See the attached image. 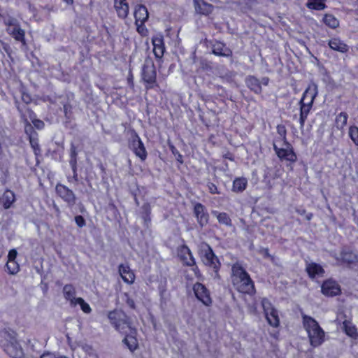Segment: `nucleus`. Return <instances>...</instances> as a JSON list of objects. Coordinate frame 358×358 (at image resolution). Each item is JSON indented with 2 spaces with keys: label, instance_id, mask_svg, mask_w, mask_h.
Wrapping results in <instances>:
<instances>
[{
  "label": "nucleus",
  "instance_id": "f257e3e1",
  "mask_svg": "<svg viewBox=\"0 0 358 358\" xmlns=\"http://www.w3.org/2000/svg\"><path fill=\"white\" fill-rule=\"evenodd\" d=\"M108 319L118 331L125 334L123 342L129 350L135 351L138 347L136 330L131 326L125 313L121 310H113L108 313Z\"/></svg>",
  "mask_w": 358,
  "mask_h": 358
},
{
  "label": "nucleus",
  "instance_id": "f03ea898",
  "mask_svg": "<svg viewBox=\"0 0 358 358\" xmlns=\"http://www.w3.org/2000/svg\"><path fill=\"white\" fill-rule=\"evenodd\" d=\"M0 346L10 357L21 358L24 355V349L14 332L1 331Z\"/></svg>",
  "mask_w": 358,
  "mask_h": 358
},
{
  "label": "nucleus",
  "instance_id": "7ed1b4c3",
  "mask_svg": "<svg viewBox=\"0 0 358 358\" xmlns=\"http://www.w3.org/2000/svg\"><path fill=\"white\" fill-rule=\"evenodd\" d=\"M232 282L235 288L240 292L252 294L254 292V285L244 269L238 264L232 267Z\"/></svg>",
  "mask_w": 358,
  "mask_h": 358
},
{
  "label": "nucleus",
  "instance_id": "20e7f679",
  "mask_svg": "<svg viewBox=\"0 0 358 358\" xmlns=\"http://www.w3.org/2000/svg\"><path fill=\"white\" fill-rule=\"evenodd\" d=\"M303 327L308 334L310 344L313 348L321 345L324 341V331L316 320L309 316L303 317Z\"/></svg>",
  "mask_w": 358,
  "mask_h": 358
},
{
  "label": "nucleus",
  "instance_id": "39448f33",
  "mask_svg": "<svg viewBox=\"0 0 358 358\" xmlns=\"http://www.w3.org/2000/svg\"><path fill=\"white\" fill-rule=\"evenodd\" d=\"M198 252L202 262L211 269L217 276L220 267V262L211 248L208 244L201 243L199 245Z\"/></svg>",
  "mask_w": 358,
  "mask_h": 358
},
{
  "label": "nucleus",
  "instance_id": "423d86ee",
  "mask_svg": "<svg viewBox=\"0 0 358 358\" xmlns=\"http://www.w3.org/2000/svg\"><path fill=\"white\" fill-rule=\"evenodd\" d=\"M274 150L277 156L282 161H285L291 164L294 163L297 159V156L294 152L292 146L287 142H284L282 145L279 146L275 143Z\"/></svg>",
  "mask_w": 358,
  "mask_h": 358
},
{
  "label": "nucleus",
  "instance_id": "0eeeda50",
  "mask_svg": "<svg viewBox=\"0 0 358 358\" xmlns=\"http://www.w3.org/2000/svg\"><path fill=\"white\" fill-rule=\"evenodd\" d=\"M261 305L268 323L273 327H278L280 324L278 313L271 301L266 298H263L261 301Z\"/></svg>",
  "mask_w": 358,
  "mask_h": 358
},
{
  "label": "nucleus",
  "instance_id": "6e6552de",
  "mask_svg": "<svg viewBox=\"0 0 358 358\" xmlns=\"http://www.w3.org/2000/svg\"><path fill=\"white\" fill-rule=\"evenodd\" d=\"M3 22L6 26L7 32L16 41L24 44V31L20 28L17 20L8 16L3 19Z\"/></svg>",
  "mask_w": 358,
  "mask_h": 358
},
{
  "label": "nucleus",
  "instance_id": "1a4fd4ad",
  "mask_svg": "<svg viewBox=\"0 0 358 358\" xmlns=\"http://www.w3.org/2000/svg\"><path fill=\"white\" fill-rule=\"evenodd\" d=\"M177 254L184 264L192 266V271H194V275L197 278H199L201 275L199 271L197 266H195V259L188 247L184 245L178 247Z\"/></svg>",
  "mask_w": 358,
  "mask_h": 358
},
{
  "label": "nucleus",
  "instance_id": "9d476101",
  "mask_svg": "<svg viewBox=\"0 0 358 358\" xmlns=\"http://www.w3.org/2000/svg\"><path fill=\"white\" fill-rule=\"evenodd\" d=\"M157 73L155 67L152 63H147L143 69V79L146 84L147 88H153L157 86Z\"/></svg>",
  "mask_w": 358,
  "mask_h": 358
},
{
  "label": "nucleus",
  "instance_id": "9b49d317",
  "mask_svg": "<svg viewBox=\"0 0 358 358\" xmlns=\"http://www.w3.org/2000/svg\"><path fill=\"white\" fill-rule=\"evenodd\" d=\"M321 292L326 296H334L341 294V289L336 281L328 279L322 284Z\"/></svg>",
  "mask_w": 358,
  "mask_h": 358
},
{
  "label": "nucleus",
  "instance_id": "f8f14e48",
  "mask_svg": "<svg viewBox=\"0 0 358 358\" xmlns=\"http://www.w3.org/2000/svg\"><path fill=\"white\" fill-rule=\"evenodd\" d=\"M194 292L196 298L204 305L209 306L211 304V298L208 289L201 283H196L193 287Z\"/></svg>",
  "mask_w": 358,
  "mask_h": 358
},
{
  "label": "nucleus",
  "instance_id": "ddd939ff",
  "mask_svg": "<svg viewBox=\"0 0 358 358\" xmlns=\"http://www.w3.org/2000/svg\"><path fill=\"white\" fill-rule=\"evenodd\" d=\"M27 115L23 114L22 117L24 120V122L26 123L25 125V131L27 134H29L31 131V122L34 124V126L41 129L43 127L44 123L43 121L38 120L36 118V115L34 113H33L31 111L27 110Z\"/></svg>",
  "mask_w": 358,
  "mask_h": 358
},
{
  "label": "nucleus",
  "instance_id": "4468645a",
  "mask_svg": "<svg viewBox=\"0 0 358 358\" xmlns=\"http://www.w3.org/2000/svg\"><path fill=\"white\" fill-rule=\"evenodd\" d=\"M317 92V86L315 83H310L303 94L301 103L313 105Z\"/></svg>",
  "mask_w": 358,
  "mask_h": 358
},
{
  "label": "nucleus",
  "instance_id": "2eb2a0df",
  "mask_svg": "<svg viewBox=\"0 0 358 358\" xmlns=\"http://www.w3.org/2000/svg\"><path fill=\"white\" fill-rule=\"evenodd\" d=\"M114 8L118 17L125 19L128 16L129 7L127 0H114Z\"/></svg>",
  "mask_w": 358,
  "mask_h": 358
},
{
  "label": "nucleus",
  "instance_id": "dca6fc26",
  "mask_svg": "<svg viewBox=\"0 0 358 358\" xmlns=\"http://www.w3.org/2000/svg\"><path fill=\"white\" fill-rule=\"evenodd\" d=\"M57 194L65 201L73 204L75 203V196L71 190L62 185H57L56 187Z\"/></svg>",
  "mask_w": 358,
  "mask_h": 358
},
{
  "label": "nucleus",
  "instance_id": "f3484780",
  "mask_svg": "<svg viewBox=\"0 0 358 358\" xmlns=\"http://www.w3.org/2000/svg\"><path fill=\"white\" fill-rule=\"evenodd\" d=\"M119 273L124 282L127 284H133L134 282L135 275L128 265H120Z\"/></svg>",
  "mask_w": 358,
  "mask_h": 358
},
{
  "label": "nucleus",
  "instance_id": "a211bd4d",
  "mask_svg": "<svg viewBox=\"0 0 358 358\" xmlns=\"http://www.w3.org/2000/svg\"><path fill=\"white\" fill-rule=\"evenodd\" d=\"M132 149L137 157H138L141 160L145 159L147 157V152L145 151V147L138 138V136H136L133 140Z\"/></svg>",
  "mask_w": 358,
  "mask_h": 358
},
{
  "label": "nucleus",
  "instance_id": "6ab92c4d",
  "mask_svg": "<svg viewBox=\"0 0 358 358\" xmlns=\"http://www.w3.org/2000/svg\"><path fill=\"white\" fill-rule=\"evenodd\" d=\"M148 11L145 6L137 5L134 9L136 24L145 23L148 19Z\"/></svg>",
  "mask_w": 358,
  "mask_h": 358
},
{
  "label": "nucleus",
  "instance_id": "aec40b11",
  "mask_svg": "<svg viewBox=\"0 0 358 358\" xmlns=\"http://www.w3.org/2000/svg\"><path fill=\"white\" fill-rule=\"evenodd\" d=\"M152 42L153 45V52L155 55L158 58H161L164 52V45L162 36L157 35L153 37Z\"/></svg>",
  "mask_w": 358,
  "mask_h": 358
},
{
  "label": "nucleus",
  "instance_id": "412c9836",
  "mask_svg": "<svg viewBox=\"0 0 358 358\" xmlns=\"http://www.w3.org/2000/svg\"><path fill=\"white\" fill-rule=\"evenodd\" d=\"M194 213L201 226L206 225L208 223V215L205 212L204 207L201 204L198 203L195 205Z\"/></svg>",
  "mask_w": 358,
  "mask_h": 358
},
{
  "label": "nucleus",
  "instance_id": "4be33fe9",
  "mask_svg": "<svg viewBox=\"0 0 358 358\" xmlns=\"http://www.w3.org/2000/svg\"><path fill=\"white\" fill-rule=\"evenodd\" d=\"M329 46L331 49L342 53L348 51V46L338 38H333L329 41Z\"/></svg>",
  "mask_w": 358,
  "mask_h": 358
},
{
  "label": "nucleus",
  "instance_id": "5701e85b",
  "mask_svg": "<svg viewBox=\"0 0 358 358\" xmlns=\"http://www.w3.org/2000/svg\"><path fill=\"white\" fill-rule=\"evenodd\" d=\"M306 271L309 276L312 278L321 277L324 273V269L322 267L316 263L308 264L306 266Z\"/></svg>",
  "mask_w": 358,
  "mask_h": 358
},
{
  "label": "nucleus",
  "instance_id": "b1692460",
  "mask_svg": "<svg viewBox=\"0 0 358 358\" xmlns=\"http://www.w3.org/2000/svg\"><path fill=\"white\" fill-rule=\"evenodd\" d=\"M343 329L345 334L352 338H357L358 337V332L355 326L350 320H345L343 322Z\"/></svg>",
  "mask_w": 358,
  "mask_h": 358
},
{
  "label": "nucleus",
  "instance_id": "393cba45",
  "mask_svg": "<svg viewBox=\"0 0 358 358\" xmlns=\"http://www.w3.org/2000/svg\"><path fill=\"white\" fill-rule=\"evenodd\" d=\"M195 9L201 14H208L211 12L212 7L203 0H194Z\"/></svg>",
  "mask_w": 358,
  "mask_h": 358
},
{
  "label": "nucleus",
  "instance_id": "a878e982",
  "mask_svg": "<svg viewBox=\"0 0 358 358\" xmlns=\"http://www.w3.org/2000/svg\"><path fill=\"white\" fill-rule=\"evenodd\" d=\"M15 201V195L14 193L10 190L6 191L2 198L1 199V202L5 208H8L10 207L12 203Z\"/></svg>",
  "mask_w": 358,
  "mask_h": 358
},
{
  "label": "nucleus",
  "instance_id": "bb28decb",
  "mask_svg": "<svg viewBox=\"0 0 358 358\" xmlns=\"http://www.w3.org/2000/svg\"><path fill=\"white\" fill-rule=\"evenodd\" d=\"M248 181L245 178H238L233 182L232 190L235 192H241L245 189Z\"/></svg>",
  "mask_w": 358,
  "mask_h": 358
},
{
  "label": "nucleus",
  "instance_id": "cd10ccee",
  "mask_svg": "<svg viewBox=\"0 0 358 358\" xmlns=\"http://www.w3.org/2000/svg\"><path fill=\"white\" fill-rule=\"evenodd\" d=\"M324 23L330 28L334 29L338 27V20L332 15L327 14L323 17Z\"/></svg>",
  "mask_w": 358,
  "mask_h": 358
},
{
  "label": "nucleus",
  "instance_id": "c85d7f7f",
  "mask_svg": "<svg viewBox=\"0 0 358 358\" xmlns=\"http://www.w3.org/2000/svg\"><path fill=\"white\" fill-rule=\"evenodd\" d=\"M212 214L215 216L220 224H223L225 225L231 224V219L228 216V215L225 213H219L217 211H213Z\"/></svg>",
  "mask_w": 358,
  "mask_h": 358
},
{
  "label": "nucleus",
  "instance_id": "c756f323",
  "mask_svg": "<svg viewBox=\"0 0 358 358\" xmlns=\"http://www.w3.org/2000/svg\"><path fill=\"white\" fill-rule=\"evenodd\" d=\"M325 0H308L307 7L310 9L322 10L325 7Z\"/></svg>",
  "mask_w": 358,
  "mask_h": 358
},
{
  "label": "nucleus",
  "instance_id": "7c9ffc66",
  "mask_svg": "<svg viewBox=\"0 0 358 358\" xmlns=\"http://www.w3.org/2000/svg\"><path fill=\"white\" fill-rule=\"evenodd\" d=\"M64 294L66 299L69 300L71 303H73L76 298L74 297L75 289L73 286L67 285L64 287Z\"/></svg>",
  "mask_w": 358,
  "mask_h": 358
},
{
  "label": "nucleus",
  "instance_id": "2f4dec72",
  "mask_svg": "<svg viewBox=\"0 0 358 358\" xmlns=\"http://www.w3.org/2000/svg\"><path fill=\"white\" fill-rule=\"evenodd\" d=\"M312 107V105H309L308 103H301V115H300V120L301 124H303L305 120Z\"/></svg>",
  "mask_w": 358,
  "mask_h": 358
},
{
  "label": "nucleus",
  "instance_id": "473e14b6",
  "mask_svg": "<svg viewBox=\"0 0 358 358\" xmlns=\"http://www.w3.org/2000/svg\"><path fill=\"white\" fill-rule=\"evenodd\" d=\"M348 115L345 113H341L338 114L336 119V125L337 128L341 129L347 124Z\"/></svg>",
  "mask_w": 358,
  "mask_h": 358
},
{
  "label": "nucleus",
  "instance_id": "72a5a7b5",
  "mask_svg": "<svg viewBox=\"0 0 358 358\" xmlns=\"http://www.w3.org/2000/svg\"><path fill=\"white\" fill-rule=\"evenodd\" d=\"M247 85L256 93L260 92V86L259 81L254 77H250L247 79Z\"/></svg>",
  "mask_w": 358,
  "mask_h": 358
},
{
  "label": "nucleus",
  "instance_id": "f704fd0d",
  "mask_svg": "<svg viewBox=\"0 0 358 358\" xmlns=\"http://www.w3.org/2000/svg\"><path fill=\"white\" fill-rule=\"evenodd\" d=\"M213 53L217 55L222 56H229L230 55V51L227 48H224V45L221 43H217L214 46Z\"/></svg>",
  "mask_w": 358,
  "mask_h": 358
},
{
  "label": "nucleus",
  "instance_id": "c9c22d12",
  "mask_svg": "<svg viewBox=\"0 0 358 358\" xmlns=\"http://www.w3.org/2000/svg\"><path fill=\"white\" fill-rule=\"evenodd\" d=\"M6 268L11 275H15L20 271V266L16 261H7Z\"/></svg>",
  "mask_w": 358,
  "mask_h": 358
},
{
  "label": "nucleus",
  "instance_id": "e433bc0d",
  "mask_svg": "<svg viewBox=\"0 0 358 358\" xmlns=\"http://www.w3.org/2000/svg\"><path fill=\"white\" fill-rule=\"evenodd\" d=\"M73 304L79 305L81 310L85 313H90L92 310L90 305L86 303L82 298L76 299Z\"/></svg>",
  "mask_w": 358,
  "mask_h": 358
},
{
  "label": "nucleus",
  "instance_id": "4c0bfd02",
  "mask_svg": "<svg viewBox=\"0 0 358 358\" xmlns=\"http://www.w3.org/2000/svg\"><path fill=\"white\" fill-rule=\"evenodd\" d=\"M357 257L352 252H345L341 255V258H338V260L341 262L352 263Z\"/></svg>",
  "mask_w": 358,
  "mask_h": 358
},
{
  "label": "nucleus",
  "instance_id": "58836bf2",
  "mask_svg": "<svg viewBox=\"0 0 358 358\" xmlns=\"http://www.w3.org/2000/svg\"><path fill=\"white\" fill-rule=\"evenodd\" d=\"M349 136L352 141L358 145V127L355 126L350 127L349 129Z\"/></svg>",
  "mask_w": 358,
  "mask_h": 358
},
{
  "label": "nucleus",
  "instance_id": "ea45409f",
  "mask_svg": "<svg viewBox=\"0 0 358 358\" xmlns=\"http://www.w3.org/2000/svg\"><path fill=\"white\" fill-rule=\"evenodd\" d=\"M28 134L29 135L30 143L32 148H34V151L36 152L38 146L36 134L34 132H30Z\"/></svg>",
  "mask_w": 358,
  "mask_h": 358
},
{
  "label": "nucleus",
  "instance_id": "a19ab883",
  "mask_svg": "<svg viewBox=\"0 0 358 358\" xmlns=\"http://www.w3.org/2000/svg\"><path fill=\"white\" fill-rule=\"evenodd\" d=\"M136 24L137 26V31L138 34H140L142 36H148V30L145 26L144 23H138Z\"/></svg>",
  "mask_w": 358,
  "mask_h": 358
},
{
  "label": "nucleus",
  "instance_id": "79ce46f5",
  "mask_svg": "<svg viewBox=\"0 0 358 358\" xmlns=\"http://www.w3.org/2000/svg\"><path fill=\"white\" fill-rule=\"evenodd\" d=\"M17 252L15 250H10L8 255V261H15Z\"/></svg>",
  "mask_w": 358,
  "mask_h": 358
},
{
  "label": "nucleus",
  "instance_id": "37998d69",
  "mask_svg": "<svg viewBox=\"0 0 358 358\" xmlns=\"http://www.w3.org/2000/svg\"><path fill=\"white\" fill-rule=\"evenodd\" d=\"M22 99L26 103H29L31 102V100H32L30 94L25 92H22Z\"/></svg>",
  "mask_w": 358,
  "mask_h": 358
},
{
  "label": "nucleus",
  "instance_id": "c03bdc74",
  "mask_svg": "<svg viewBox=\"0 0 358 358\" xmlns=\"http://www.w3.org/2000/svg\"><path fill=\"white\" fill-rule=\"evenodd\" d=\"M75 221L77 225L80 227H83L85 224V220L82 216H76L75 217Z\"/></svg>",
  "mask_w": 358,
  "mask_h": 358
},
{
  "label": "nucleus",
  "instance_id": "a18cd8bd",
  "mask_svg": "<svg viewBox=\"0 0 358 358\" xmlns=\"http://www.w3.org/2000/svg\"><path fill=\"white\" fill-rule=\"evenodd\" d=\"M59 355L52 353V352H45L41 356V358H58Z\"/></svg>",
  "mask_w": 358,
  "mask_h": 358
},
{
  "label": "nucleus",
  "instance_id": "49530a36",
  "mask_svg": "<svg viewBox=\"0 0 358 358\" xmlns=\"http://www.w3.org/2000/svg\"><path fill=\"white\" fill-rule=\"evenodd\" d=\"M260 252L264 257L270 258L271 261H273V257L270 255L267 249H262Z\"/></svg>",
  "mask_w": 358,
  "mask_h": 358
},
{
  "label": "nucleus",
  "instance_id": "de8ad7c7",
  "mask_svg": "<svg viewBox=\"0 0 358 358\" xmlns=\"http://www.w3.org/2000/svg\"><path fill=\"white\" fill-rule=\"evenodd\" d=\"M126 296H127V303L128 304V306L131 308H134L135 307V303H134V301L133 299H130L128 297L127 294H126Z\"/></svg>",
  "mask_w": 358,
  "mask_h": 358
},
{
  "label": "nucleus",
  "instance_id": "09e8293b",
  "mask_svg": "<svg viewBox=\"0 0 358 358\" xmlns=\"http://www.w3.org/2000/svg\"><path fill=\"white\" fill-rule=\"evenodd\" d=\"M209 189H210V192L213 194L218 193L216 186L213 184L209 185Z\"/></svg>",
  "mask_w": 358,
  "mask_h": 358
},
{
  "label": "nucleus",
  "instance_id": "8fccbe9b",
  "mask_svg": "<svg viewBox=\"0 0 358 358\" xmlns=\"http://www.w3.org/2000/svg\"><path fill=\"white\" fill-rule=\"evenodd\" d=\"M66 4L71 5L73 3V0H63Z\"/></svg>",
  "mask_w": 358,
  "mask_h": 358
},
{
  "label": "nucleus",
  "instance_id": "3c124183",
  "mask_svg": "<svg viewBox=\"0 0 358 358\" xmlns=\"http://www.w3.org/2000/svg\"><path fill=\"white\" fill-rule=\"evenodd\" d=\"M58 358H68L65 356L59 355Z\"/></svg>",
  "mask_w": 358,
  "mask_h": 358
},
{
  "label": "nucleus",
  "instance_id": "603ef678",
  "mask_svg": "<svg viewBox=\"0 0 358 358\" xmlns=\"http://www.w3.org/2000/svg\"><path fill=\"white\" fill-rule=\"evenodd\" d=\"M180 158H181V156H180V155H179V157H178V161H180Z\"/></svg>",
  "mask_w": 358,
  "mask_h": 358
},
{
  "label": "nucleus",
  "instance_id": "864d4df0",
  "mask_svg": "<svg viewBox=\"0 0 358 358\" xmlns=\"http://www.w3.org/2000/svg\"><path fill=\"white\" fill-rule=\"evenodd\" d=\"M264 84L266 85L267 84V80H265L264 81Z\"/></svg>",
  "mask_w": 358,
  "mask_h": 358
}]
</instances>
